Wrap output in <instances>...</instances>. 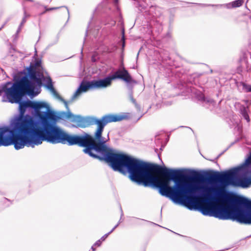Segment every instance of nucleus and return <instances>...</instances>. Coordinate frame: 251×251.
I'll use <instances>...</instances> for the list:
<instances>
[{"mask_svg":"<svg viewBox=\"0 0 251 251\" xmlns=\"http://www.w3.org/2000/svg\"><path fill=\"white\" fill-rule=\"evenodd\" d=\"M41 65V61L37 60L35 63H31L29 66L21 72L23 76L17 77L20 82L25 83L36 87L42 86V80L45 76L42 72L37 70V68Z\"/></svg>","mask_w":251,"mask_h":251,"instance_id":"nucleus-8","label":"nucleus"},{"mask_svg":"<svg viewBox=\"0 0 251 251\" xmlns=\"http://www.w3.org/2000/svg\"><path fill=\"white\" fill-rule=\"evenodd\" d=\"M129 98L132 102L135 105V106L137 108V110L140 111V107L136 102V100L133 98L132 90H131L129 93Z\"/></svg>","mask_w":251,"mask_h":251,"instance_id":"nucleus-27","label":"nucleus"},{"mask_svg":"<svg viewBox=\"0 0 251 251\" xmlns=\"http://www.w3.org/2000/svg\"><path fill=\"white\" fill-rule=\"evenodd\" d=\"M146 171L149 174V176L146 177V180L144 182V185L146 187L149 185H154V181H158L157 177L153 176L151 172L160 174L162 176H174V174L170 173H174V169H168L165 167H162L157 164H151L147 163L146 167Z\"/></svg>","mask_w":251,"mask_h":251,"instance_id":"nucleus-9","label":"nucleus"},{"mask_svg":"<svg viewBox=\"0 0 251 251\" xmlns=\"http://www.w3.org/2000/svg\"><path fill=\"white\" fill-rule=\"evenodd\" d=\"M60 7H55L48 8H47V6H45V11L43 12L42 13H41L40 14L42 15V14L45 13V12L47 11H50V10H52L58 9L60 8Z\"/></svg>","mask_w":251,"mask_h":251,"instance_id":"nucleus-30","label":"nucleus"},{"mask_svg":"<svg viewBox=\"0 0 251 251\" xmlns=\"http://www.w3.org/2000/svg\"><path fill=\"white\" fill-rule=\"evenodd\" d=\"M118 226H119L118 224H117V225H116V226H115L114 227H115V228H116Z\"/></svg>","mask_w":251,"mask_h":251,"instance_id":"nucleus-44","label":"nucleus"},{"mask_svg":"<svg viewBox=\"0 0 251 251\" xmlns=\"http://www.w3.org/2000/svg\"><path fill=\"white\" fill-rule=\"evenodd\" d=\"M51 92L54 97H55L56 99H58L59 100H60V101H62L64 103L66 109L69 110V106L68 105L67 101L65 100L63 98H62L55 89L53 90V91H52Z\"/></svg>","mask_w":251,"mask_h":251,"instance_id":"nucleus-21","label":"nucleus"},{"mask_svg":"<svg viewBox=\"0 0 251 251\" xmlns=\"http://www.w3.org/2000/svg\"><path fill=\"white\" fill-rule=\"evenodd\" d=\"M14 82L13 83L11 82H7L0 87V96L4 92L8 102H10L11 99L10 96L12 94V91L16 90L20 82L16 77H14Z\"/></svg>","mask_w":251,"mask_h":251,"instance_id":"nucleus-12","label":"nucleus"},{"mask_svg":"<svg viewBox=\"0 0 251 251\" xmlns=\"http://www.w3.org/2000/svg\"><path fill=\"white\" fill-rule=\"evenodd\" d=\"M248 107L247 106L242 105L240 107V113L247 122H249L250 119L248 113Z\"/></svg>","mask_w":251,"mask_h":251,"instance_id":"nucleus-19","label":"nucleus"},{"mask_svg":"<svg viewBox=\"0 0 251 251\" xmlns=\"http://www.w3.org/2000/svg\"><path fill=\"white\" fill-rule=\"evenodd\" d=\"M129 98L132 102L135 105V106L137 108V110L140 111V107L136 102V100L133 98L132 90H131L129 93Z\"/></svg>","mask_w":251,"mask_h":251,"instance_id":"nucleus-28","label":"nucleus"},{"mask_svg":"<svg viewBox=\"0 0 251 251\" xmlns=\"http://www.w3.org/2000/svg\"><path fill=\"white\" fill-rule=\"evenodd\" d=\"M112 80L120 79L123 80L127 83H135L136 81L132 78L128 72L123 67L122 69H119L111 75H110Z\"/></svg>","mask_w":251,"mask_h":251,"instance_id":"nucleus-13","label":"nucleus"},{"mask_svg":"<svg viewBox=\"0 0 251 251\" xmlns=\"http://www.w3.org/2000/svg\"><path fill=\"white\" fill-rule=\"evenodd\" d=\"M110 234L109 233H107L105 234H104L103 236H102L101 237V238L100 239V240L101 241H103L105 240V239L108 237V236Z\"/></svg>","mask_w":251,"mask_h":251,"instance_id":"nucleus-34","label":"nucleus"},{"mask_svg":"<svg viewBox=\"0 0 251 251\" xmlns=\"http://www.w3.org/2000/svg\"><path fill=\"white\" fill-rule=\"evenodd\" d=\"M23 9H24V17L23 18H25V19L29 18L30 17V15L26 12L25 7H24Z\"/></svg>","mask_w":251,"mask_h":251,"instance_id":"nucleus-33","label":"nucleus"},{"mask_svg":"<svg viewBox=\"0 0 251 251\" xmlns=\"http://www.w3.org/2000/svg\"><path fill=\"white\" fill-rule=\"evenodd\" d=\"M123 37H122V41H123V44H122V46H123V48L125 46V36H124V31L123 30Z\"/></svg>","mask_w":251,"mask_h":251,"instance_id":"nucleus-36","label":"nucleus"},{"mask_svg":"<svg viewBox=\"0 0 251 251\" xmlns=\"http://www.w3.org/2000/svg\"><path fill=\"white\" fill-rule=\"evenodd\" d=\"M212 72H213V71H212V70H210V73H212Z\"/></svg>","mask_w":251,"mask_h":251,"instance_id":"nucleus-51","label":"nucleus"},{"mask_svg":"<svg viewBox=\"0 0 251 251\" xmlns=\"http://www.w3.org/2000/svg\"><path fill=\"white\" fill-rule=\"evenodd\" d=\"M245 93L251 92V85L246 83Z\"/></svg>","mask_w":251,"mask_h":251,"instance_id":"nucleus-32","label":"nucleus"},{"mask_svg":"<svg viewBox=\"0 0 251 251\" xmlns=\"http://www.w3.org/2000/svg\"><path fill=\"white\" fill-rule=\"evenodd\" d=\"M227 149H228V148H227V149H226L225 150V151H226L227 150Z\"/></svg>","mask_w":251,"mask_h":251,"instance_id":"nucleus-49","label":"nucleus"},{"mask_svg":"<svg viewBox=\"0 0 251 251\" xmlns=\"http://www.w3.org/2000/svg\"><path fill=\"white\" fill-rule=\"evenodd\" d=\"M113 2L114 6L115 7V14H116L119 16V22L120 23H122L123 20H122V18L121 13V12L120 11V9H119L118 6V0H113Z\"/></svg>","mask_w":251,"mask_h":251,"instance_id":"nucleus-22","label":"nucleus"},{"mask_svg":"<svg viewBox=\"0 0 251 251\" xmlns=\"http://www.w3.org/2000/svg\"><path fill=\"white\" fill-rule=\"evenodd\" d=\"M201 185L203 187L201 183ZM210 189L209 200L214 195L216 197L223 198L227 202V206L219 205L217 207L210 208L207 206H201L198 208L203 215L214 217L220 220L236 221L240 224L251 225V201L247 198L240 197L237 198L225 197L220 196L217 190L205 186Z\"/></svg>","mask_w":251,"mask_h":251,"instance_id":"nucleus-4","label":"nucleus"},{"mask_svg":"<svg viewBox=\"0 0 251 251\" xmlns=\"http://www.w3.org/2000/svg\"><path fill=\"white\" fill-rule=\"evenodd\" d=\"M244 0H236L231 2H229L225 4H200V3H195V4H199L201 5L202 7H207V6H212V7H226L228 9L232 8H236L238 7L241 6L244 3Z\"/></svg>","mask_w":251,"mask_h":251,"instance_id":"nucleus-15","label":"nucleus"},{"mask_svg":"<svg viewBox=\"0 0 251 251\" xmlns=\"http://www.w3.org/2000/svg\"><path fill=\"white\" fill-rule=\"evenodd\" d=\"M250 165H251V154L248 158L246 159L245 163L239 167H244V169L248 170V167Z\"/></svg>","mask_w":251,"mask_h":251,"instance_id":"nucleus-25","label":"nucleus"},{"mask_svg":"<svg viewBox=\"0 0 251 251\" xmlns=\"http://www.w3.org/2000/svg\"><path fill=\"white\" fill-rule=\"evenodd\" d=\"M112 79L109 75L99 80H93L94 89L103 88L110 86L112 83Z\"/></svg>","mask_w":251,"mask_h":251,"instance_id":"nucleus-16","label":"nucleus"},{"mask_svg":"<svg viewBox=\"0 0 251 251\" xmlns=\"http://www.w3.org/2000/svg\"><path fill=\"white\" fill-rule=\"evenodd\" d=\"M107 162L114 171L125 175L128 173L129 178L138 184L144 185L150 175L146 170L147 162L126 154L115 153Z\"/></svg>","mask_w":251,"mask_h":251,"instance_id":"nucleus-6","label":"nucleus"},{"mask_svg":"<svg viewBox=\"0 0 251 251\" xmlns=\"http://www.w3.org/2000/svg\"><path fill=\"white\" fill-rule=\"evenodd\" d=\"M174 176H163L166 179L154 181L161 195L169 198L174 203L180 204L189 210L196 209L195 200L199 198H209L210 189L201 185L199 182L204 175L190 169H174Z\"/></svg>","mask_w":251,"mask_h":251,"instance_id":"nucleus-2","label":"nucleus"},{"mask_svg":"<svg viewBox=\"0 0 251 251\" xmlns=\"http://www.w3.org/2000/svg\"><path fill=\"white\" fill-rule=\"evenodd\" d=\"M26 21V19H25V18H23V19H22V22H23V23H25Z\"/></svg>","mask_w":251,"mask_h":251,"instance_id":"nucleus-39","label":"nucleus"},{"mask_svg":"<svg viewBox=\"0 0 251 251\" xmlns=\"http://www.w3.org/2000/svg\"><path fill=\"white\" fill-rule=\"evenodd\" d=\"M56 115L50 110L15 150H19L25 147L34 148L42 144L43 141L52 144L78 145V135L68 133L56 125Z\"/></svg>","mask_w":251,"mask_h":251,"instance_id":"nucleus-3","label":"nucleus"},{"mask_svg":"<svg viewBox=\"0 0 251 251\" xmlns=\"http://www.w3.org/2000/svg\"><path fill=\"white\" fill-rule=\"evenodd\" d=\"M248 174V170L244 169V167H237L221 173L216 172L208 176L211 179L221 180L227 185L245 188L251 184Z\"/></svg>","mask_w":251,"mask_h":251,"instance_id":"nucleus-7","label":"nucleus"},{"mask_svg":"<svg viewBox=\"0 0 251 251\" xmlns=\"http://www.w3.org/2000/svg\"><path fill=\"white\" fill-rule=\"evenodd\" d=\"M66 7V8L67 9V12H68V15H69V9H68V7Z\"/></svg>","mask_w":251,"mask_h":251,"instance_id":"nucleus-42","label":"nucleus"},{"mask_svg":"<svg viewBox=\"0 0 251 251\" xmlns=\"http://www.w3.org/2000/svg\"><path fill=\"white\" fill-rule=\"evenodd\" d=\"M155 151L157 152V149H155Z\"/></svg>","mask_w":251,"mask_h":251,"instance_id":"nucleus-52","label":"nucleus"},{"mask_svg":"<svg viewBox=\"0 0 251 251\" xmlns=\"http://www.w3.org/2000/svg\"><path fill=\"white\" fill-rule=\"evenodd\" d=\"M45 82V85L49 89L51 90V92L54 90L52 83V80L50 76H45V79L42 80V82Z\"/></svg>","mask_w":251,"mask_h":251,"instance_id":"nucleus-20","label":"nucleus"},{"mask_svg":"<svg viewBox=\"0 0 251 251\" xmlns=\"http://www.w3.org/2000/svg\"><path fill=\"white\" fill-rule=\"evenodd\" d=\"M38 88L19 82L10 96L11 103L19 104V114L9 126H0V147L13 145L15 149L50 110L45 102L23 100L26 95L35 96Z\"/></svg>","mask_w":251,"mask_h":251,"instance_id":"nucleus-1","label":"nucleus"},{"mask_svg":"<svg viewBox=\"0 0 251 251\" xmlns=\"http://www.w3.org/2000/svg\"><path fill=\"white\" fill-rule=\"evenodd\" d=\"M24 25V23H23V22H21V23L20 24L19 27L16 31V36H18V34L21 32Z\"/></svg>","mask_w":251,"mask_h":251,"instance_id":"nucleus-31","label":"nucleus"},{"mask_svg":"<svg viewBox=\"0 0 251 251\" xmlns=\"http://www.w3.org/2000/svg\"><path fill=\"white\" fill-rule=\"evenodd\" d=\"M101 241L100 239L98 240L94 244V246L100 247L101 245Z\"/></svg>","mask_w":251,"mask_h":251,"instance_id":"nucleus-35","label":"nucleus"},{"mask_svg":"<svg viewBox=\"0 0 251 251\" xmlns=\"http://www.w3.org/2000/svg\"><path fill=\"white\" fill-rule=\"evenodd\" d=\"M162 14L161 9L155 6H151L148 11H145L144 15L148 18L152 17H159Z\"/></svg>","mask_w":251,"mask_h":251,"instance_id":"nucleus-17","label":"nucleus"},{"mask_svg":"<svg viewBox=\"0 0 251 251\" xmlns=\"http://www.w3.org/2000/svg\"><path fill=\"white\" fill-rule=\"evenodd\" d=\"M227 149H228V148H227V149H226L225 150V151H226L227 150Z\"/></svg>","mask_w":251,"mask_h":251,"instance_id":"nucleus-50","label":"nucleus"},{"mask_svg":"<svg viewBox=\"0 0 251 251\" xmlns=\"http://www.w3.org/2000/svg\"><path fill=\"white\" fill-rule=\"evenodd\" d=\"M120 223H121V221H119L118 223H117V224H118V225H119Z\"/></svg>","mask_w":251,"mask_h":251,"instance_id":"nucleus-45","label":"nucleus"},{"mask_svg":"<svg viewBox=\"0 0 251 251\" xmlns=\"http://www.w3.org/2000/svg\"><path fill=\"white\" fill-rule=\"evenodd\" d=\"M4 201H8V202H10V201H9V200L7 199H6V198H4Z\"/></svg>","mask_w":251,"mask_h":251,"instance_id":"nucleus-43","label":"nucleus"},{"mask_svg":"<svg viewBox=\"0 0 251 251\" xmlns=\"http://www.w3.org/2000/svg\"><path fill=\"white\" fill-rule=\"evenodd\" d=\"M196 97L199 100H200L203 103H209L210 105H214L215 104V102L213 100L210 98L205 97L203 94L201 92L197 93Z\"/></svg>","mask_w":251,"mask_h":251,"instance_id":"nucleus-18","label":"nucleus"},{"mask_svg":"<svg viewBox=\"0 0 251 251\" xmlns=\"http://www.w3.org/2000/svg\"><path fill=\"white\" fill-rule=\"evenodd\" d=\"M227 149H228V148H227V149H226L225 150V151H226L227 150Z\"/></svg>","mask_w":251,"mask_h":251,"instance_id":"nucleus-47","label":"nucleus"},{"mask_svg":"<svg viewBox=\"0 0 251 251\" xmlns=\"http://www.w3.org/2000/svg\"><path fill=\"white\" fill-rule=\"evenodd\" d=\"M94 89L93 80H83L80 83L78 89L72 96L71 101H74L75 99H76L80 95L81 93L86 92L89 89Z\"/></svg>","mask_w":251,"mask_h":251,"instance_id":"nucleus-14","label":"nucleus"},{"mask_svg":"<svg viewBox=\"0 0 251 251\" xmlns=\"http://www.w3.org/2000/svg\"><path fill=\"white\" fill-rule=\"evenodd\" d=\"M95 246H94V245L92 246L91 247V250L93 251H95L96 250V248H95Z\"/></svg>","mask_w":251,"mask_h":251,"instance_id":"nucleus-41","label":"nucleus"},{"mask_svg":"<svg viewBox=\"0 0 251 251\" xmlns=\"http://www.w3.org/2000/svg\"><path fill=\"white\" fill-rule=\"evenodd\" d=\"M129 98L132 102L135 105V106L137 108V110L140 111V107L136 102V100L133 98L132 90H131L129 93Z\"/></svg>","mask_w":251,"mask_h":251,"instance_id":"nucleus-26","label":"nucleus"},{"mask_svg":"<svg viewBox=\"0 0 251 251\" xmlns=\"http://www.w3.org/2000/svg\"><path fill=\"white\" fill-rule=\"evenodd\" d=\"M87 31L86 32V36H87Z\"/></svg>","mask_w":251,"mask_h":251,"instance_id":"nucleus-46","label":"nucleus"},{"mask_svg":"<svg viewBox=\"0 0 251 251\" xmlns=\"http://www.w3.org/2000/svg\"><path fill=\"white\" fill-rule=\"evenodd\" d=\"M250 50L247 51H242L239 59V70L241 71L248 72L251 69V46H249Z\"/></svg>","mask_w":251,"mask_h":251,"instance_id":"nucleus-11","label":"nucleus"},{"mask_svg":"<svg viewBox=\"0 0 251 251\" xmlns=\"http://www.w3.org/2000/svg\"><path fill=\"white\" fill-rule=\"evenodd\" d=\"M227 149H228V148H227V149H226L225 150V151H226L227 150Z\"/></svg>","mask_w":251,"mask_h":251,"instance_id":"nucleus-48","label":"nucleus"},{"mask_svg":"<svg viewBox=\"0 0 251 251\" xmlns=\"http://www.w3.org/2000/svg\"><path fill=\"white\" fill-rule=\"evenodd\" d=\"M129 115L128 113L114 115L97 126L94 137L87 133L78 135V146L84 147L83 151L89 156L107 162L115 153L106 145L107 140L102 136L104 126L109 123L127 119Z\"/></svg>","mask_w":251,"mask_h":251,"instance_id":"nucleus-5","label":"nucleus"},{"mask_svg":"<svg viewBox=\"0 0 251 251\" xmlns=\"http://www.w3.org/2000/svg\"><path fill=\"white\" fill-rule=\"evenodd\" d=\"M115 229H116V228H115V227H114L108 233L109 234H111Z\"/></svg>","mask_w":251,"mask_h":251,"instance_id":"nucleus-40","label":"nucleus"},{"mask_svg":"<svg viewBox=\"0 0 251 251\" xmlns=\"http://www.w3.org/2000/svg\"><path fill=\"white\" fill-rule=\"evenodd\" d=\"M246 83L241 81L237 83V87L240 92H245Z\"/></svg>","mask_w":251,"mask_h":251,"instance_id":"nucleus-24","label":"nucleus"},{"mask_svg":"<svg viewBox=\"0 0 251 251\" xmlns=\"http://www.w3.org/2000/svg\"><path fill=\"white\" fill-rule=\"evenodd\" d=\"M67 110V112L65 113V117L68 119H72V122L76 123L77 124V121H75V117H80V115H75L70 111L69 109V110Z\"/></svg>","mask_w":251,"mask_h":251,"instance_id":"nucleus-23","label":"nucleus"},{"mask_svg":"<svg viewBox=\"0 0 251 251\" xmlns=\"http://www.w3.org/2000/svg\"><path fill=\"white\" fill-rule=\"evenodd\" d=\"M115 24H116V21H115V20H114L113 19H110L109 22H108L106 21L105 23V25H107L108 26H110V27L114 26L115 25Z\"/></svg>","mask_w":251,"mask_h":251,"instance_id":"nucleus-29","label":"nucleus"},{"mask_svg":"<svg viewBox=\"0 0 251 251\" xmlns=\"http://www.w3.org/2000/svg\"><path fill=\"white\" fill-rule=\"evenodd\" d=\"M120 209H121V218H120V220L119 221H121V223H122L123 222L122 217L124 216V213H123V211L122 210V209L121 207H120Z\"/></svg>","mask_w":251,"mask_h":251,"instance_id":"nucleus-37","label":"nucleus"},{"mask_svg":"<svg viewBox=\"0 0 251 251\" xmlns=\"http://www.w3.org/2000/svg\"><path fill=\"white\" fill-rule=\"evenodd\" d=\"M114 114H107L102 117L100 119H97L93 116L87 117H75V121H77V125L78 126L81 127H88L91 126L97 125V126L109 119Z\"/></svg>","mask_w":251,"mask_h":251,"instance_id":"nucleus-10","label":"nucleus"},{"mask_svg":"<svg viewBox=\"0 0 251 251\" xmlns=\"http://www.w3.org/2000/svg\"><path fill=\"white\" fill-rule=\"evenodd\" d=\"M105 4V2H103L102 3H101L100 4V5H98V7H97V9L98 10H101V7H102V6Z\"/></svg>","mask_w":251,"mask_h":251,"instance_id":"nucleus-38","label":"nucleus"}]
</instances>
